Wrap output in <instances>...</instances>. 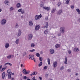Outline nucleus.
I'll use <instances>...</instances> for the list:
<instances>
[{
  "label": "nucleus",
  "instance_id": "nucleus-3",
  "mask_svg": "<svg viewBox=\"0 0 80 80\" xmlns=\"http://www.w3.org/2000/svg\"><path fill=\"white\" fill-rule=\"evenodd\" d=\"M22 72L23 73L25 74V75H26L27 74H28V73H29L30 72V71H28V72H27V71H26V69H24L22 71Z\"/></svg>",
  "mask_w": 80,
  "mask_h": 80
},
{
  "label": "nucleus",
  "instance_id": "nucleus-48",
  "mask_svg": "<svg viewBox=\"0 0 80 80\" xmlns=\"http://www.w3.org/2000/svg\"><path fill=\"white\" fill-rule=\"evenodd\" d=\"M67 71H68V72H71V70H70V69H68V70H67Z\"/></svg>",
  "mask_w": 80,
  "mask_h": 80
},
{
  "label": "nucleus",
  "instance_id": "nucleus-33",
  "mask_svg": "<svg viewBox=\"0 0 80 80\" xmlns=\"http://www.w3.org/2000/svg\"><path fill=\"white\" fill-rule=\"evenodd\" d=\"M69 2H70V0H67L66 2V4H68V3H69Z\"/></svg>",
  "mask_w": 80,
  "mask_h": 80
},
{
  "label": "nucleus",
  "instance_id": "nucleus-1",
  "mask_svg": "<svg viewBox=\"0 0 80 80\" xmlns=\"http://www.w3.org/2000/svg\"><path fill=\"white\" fill-rule=\"evenodd\" d=\"M42 17V14H41L39 15H36L35 16V20H37L39 19V18H41Z\"/></svg>",
  "mask_w": 80,
  "mask_h": 80
},
{
  "label": "nucleus",
  "instance_id": "nucleus-5",
  "mask_svg": "<svg viewBox=\"0 0 80 80\" xmlns=\"http://www.w3.org/2000/svg\"><path fill=\"white\" fill-rule=\"evenodd\" d=\"M7 22V21L5 19H3L1 21V24L2 25H4V24H5L6 23V22Z\"/></svg>",
  "mask_w": 80,
  "mask_h": 80
},
{
  "label": "nucleus",
  "instance_id": "nucleus-37",
  "mask_svg": "<svg viewBox=\"0 0 80 80\" xmlns=\"http://www.w3.org/2000/svg\"><path fill=\"white\" fill-rule=\"evenodd\" d=\"M43 68L44 69H47L48 68V66H46Z\"/></svg>",
  "mask_w": 80,
  "mask_h": 80
},
{
  "label": "nucleus",
  "instance_id": "nucleus-40",
  "mask_svg": "<svg viewBox=\"0 0 80 80\" xmlns=\"http://www.w3.org/2000/svg\"><path fill=\"white\" fill-rule=\"evenodd\" d=\"M27 76H24V77L23 78V79H24V80H26V79H27Z\"/></svg>",
  "mask_w": 80,
  "mask_h": 80
},
{
  "label": "nucleus",
  "instance_id": "nucleus-50",
  "mask_svg": "<svg viewBox=\"0 0 80 80\" xmlns=\"http://www.w3.org/2000/svg\"><path fill=\"white\" fill-rule=\"evenodd\" d=\"M39 78L40 79V80H42V77H39Z\"/></svg>",
  "mask_w": 80,
  "mask_h": 80
},
{
  "label": "nucleus",
  "instance_id": "nucleus-51",
  "mask_svg": "<svg viewBox=\"0 0 80 80\" xmlns=\"http://www.w3.org/2000/svg\"><path fill=\"white\" fill-rule=\"evenodd\" d=\"M33 73L35 75H37V73L36 72H34Z\"/></svg>",
  "mask_w": 80,
  "mask_h": 80
},
{
  "label": "nucleus",
  "instance_id": "nucleus-19",
  "mask_svg": "<svg viewBox=\"0 0 80 80\" xmlns=\"http://www.w3.org/2000/svg\"><path fill=\"white\" fill-rule=\"evenodd\" d=\"M48 29H47L46 30L44 31V34L45 35H47L48 34Z\"/></svg>",
  "mask_w": 80,
  "mask_h": 80
},
{
  "label": "nucleus",
  "instance_id": "nucleus-4",
  "mask_svg": "<svg viewBox=\"0 0 80 80\" xmlns=\"http://www.w3.org/2000/svg\"><path fill=\"white\" fill-rule=\"evenodd\" d=\"M18 12H21V13H22V14H23V13H25V10L23 9H18Z\"/></svg>",
  "mask_w": 80,
  "mask_h": 80
},
{
  "label": "nucleus",
  "instance_id": "nucleus-34",
  "mask_svg": "<svg viewBox=\"0 0 80 80\" xmlns=\"http://www.w3.org/2000/svg\"><path fill=\"white\" fill-rule=\"evenodd\" d=\"M35 46V44L33 43L31 44V47H34Z\"/></svg>",
  "mask_w": 80,
  "mask_h": 80
},
{
  "label": "nucleus",
  "instance_id": "nucleus-46",
  "mask_svg": "<svg viewBox=\"0 0 80 80\" xmlns=\"http://www.w3.org/2000/svg\"><path fill=\"white\" fill-rule=\"evenodd\" d=\"M35 75V74H34V73L33 72L31 74H30V76H32V75Z\"/></svg>",
  "mask_w": 80,
  "mask_h": 80
},
{
  "label": "nucleus",
  "instance_id": "nucleus-27",
  "mask_svg": "<svg viewBox=\"0 0 80 80\" xmlns=\"http://www.w3.org/2000/svg\"><path fill=\"white\" fill-rule=\"evenodd\" d=\"M7 72L9 74L12 73V72H11V70L8 69L7 71Z\"/></svg>",
  "mask_w": 80,
  "mask_h": 80
},
{
  "label": "nucleus",
  "instance_id": "nucleus-44",
  "mask_svg": "<svg viewBox=\"0 0 80 80\" xmlns=\"http://www.w3.org/2000/svg\"><path fill=\"white\" fill-rule=\"evenodd\" d=\"M18 24L17 23L16 25V28H18Z\"/></svg>",
  "mask_w": 80,
  "mask_h": 80
},
{
  "label": "nucleus",
  "instance_id": "nucleus-43",
  "mask_svg": "<svg viewBox=\"0 0 80 80\" xmlns=\"http://www.w3.org/2000/svg\"><path fill=\"white\" fill-rule=\"evenodd\" d=\"M58 36H60L62 34H61V33H58Z\"/></svg>",
  "mask_w": 80,
  "mask_h": 80
},
{
  "label": "nucleus",
  "instance_id": "nucleus-64",
  "mask_svg": "<svg viewBox=\"0 0 80 80\" xmlns=\"http://www.w3.org/2000/svg\"><path fill=\"white\" fill-rule=\"evenodd\" d=\"M49 80H53V79H49Z\"/></svg>",
  "mask_w": 80,
  "mask_h": 80
},
{
  "label": "nucleus",
  "instance_id": "nucleus-18",
  "mask_svg": "<svg viewBox=\"0 0 80 80\" xmlns=\"http://www.w3.org/2000/svg\"><path fill=\"white\" fill-rule=\"evenodd\" d=\"M50 52L51 54H53L54 53V50L53 49H50Z\"/></svg>",
  "mask_w": 80,
  "mask_h": 80
},
{
  "label": "nucleus",
  "instance_id": "nucleus-24",
  "mask_svg": "<svg viewBox=\"0 0 80 80\" xmlns=\"http://www.w3.org/2000/svg\"><path fill=\"white\" fill-rule=\"evenodd\" d=\"M55 10H56V9H53L51 11L52 13H53L55 12Z\"/></svg>",
  "mask_w": 80,
  "mask_h": 80
},
{
  "label": "nucleus",
  "instance_id": "nucleus-9",
  "mask_svg": "<svg viewBox=\"0 0 80 80\" xmlns=\"http://www.w3.org/2000/svg\"><path fill=\"white\" fill-rule=\"evenodd\" d=\"M58 63L56 61L54 62L53 63V66L54 68H55L57 66Z\"/></svg>",
  "mask_w": 80,
  "mask_h": 80
},
{
  "label": "nucleus",
  "instance_id": "nucleus-23",
  "mask_svg": "<svg viewBox=\"0 0 80 80\" xmlns=\"http://www.w3.org/2000/svg\"><path fill=\"white\" fill-rule=\"evenodd\" d=\"M62 10H59L58 13H57V14L58 15H60V14H61V13H62Z\"/></svg>",
  "mask_w": 80,
  "mask_h": 80
},
{
  "label": "nucleus",
  "instance_id": "nucleus-60",
  "mask_svg": "<svg viewBox=\"0 0 80 80\" xmlns=\"http://www.w3.org/2000/svg\"><path fill=\"white\" fill-rule=\"evenodd\" d=\"M21 67H23V64H21Z\"/></svg>",
  "mask_w": 80,
  "mask_h": 80
},
{
  "label": "nucleus",
  "instance_id": "nucleus-32",
  "mask_svg": "<svg viewBox=\"0 0 80 80\" xmlns=\"http://www.w3.org/2000/svg\"><path fill=\"white\" fill-rule=\"evenodd\" d=\"M18 41H19V39H17L16 41V44H18Z\"/></svg>",
  "mask_w": 80,
  "mask_h": 80
},
{
  "label": "nucleus",
  "instance_id": "nucleus-35",
  "mask_svg": "<svg viewBox=\"0 0 80 80\" xmlns=\"http://www.w3.org/2000/svg\"><path fill=\"white\" fill-rule=\"evenodd\" d=\"M5 69H6V68H2V70H1V72H3V71H4V70H5Z\"/></svg>",
  "mask_w": 80,
  "mask_h": 80
},
{
  "label": "nucleus",
  "instance_id": "nucleus-63",
  "mask_svg": "<svg viewBox=\"0 0 80 80\" xmlns=\"http://www.w3.org/2000/svg\"><path fill=\"white\" fill-rule=\"evenodd\" d=\"M27 80H31L30 79H28Z\"/></svg>",
  "mask_w": 80,
  "mask_h": 80
},
{
  "label": "nucleus",
  "instance_id": "nucleus-16",
  "mask_svg": "<svg viewBox=\"0 0 80 80\" xmlns=\"http://www.w3.org/2000/svg\"><path fill=\"white\" fill-rule=\"evenodd\" d=\"M17 8H20V7H21V4H20V3H18L17 5Z\"/></svg>",
  "mask_w": 80,
  "mask_h": 80
},
{
  "label": "nucleus",
  "instance_id": "nucleus-59",
  "mask_svg": "<svg viewBox=\"0 0 80 80\" xmlns=\"http://www.w3.org/2000/svg\"><path fill=\"white\" fill-rule=\"evenodd\" d=\"M33 60L34 62H36V61L35 60V59L34 58L33 59Z\"/></svg>",
  "mask_w": 80,
  "mask_h": 80
},
{
  "label": "nucleus",
  "instance_id": "nucleus-10",
  "mask_svg": "<svg viewBox=\"0 0 80 80\" xmlns=\"http://www.w3.org/2000/svg\"><path fill=\"white\" fill-rule=\"evenodd\" d=\"M43 8L45 10H47V11H49L50 10V8L48 7H44Z\"/></svg>",
  "mask_w": 80,
  "mask_h": 80
},
{
  "label": "nucleus",
  "instance_id": "nucleus-52",
  "mask_svg": "<svg viewBox=\"0 0 80 80\" xmlns=\"http://www.w3.org/2000/svg\"><path fill=\"white\" fill-rule=\"evenodd\" d=\"M11 80H15V79H14V78H11Z\"/></svg>",
  "mask_w": 80,
  "mask_h": 80
},
{
  "label": "nucleus",
  "instance_id": "nucleus-29",
  "mask_svg": "<svg viewBox=\"0 0 80 80\" xmlns=\"http://www.w3.org/2000/svg\"><path fill=\"white\" fill-rule=\"evenodd\" d=\"M11 74H12V73H9L8 75V78L9 79H10V78H11Z\"/></svg>",
  "mask_w": 80,
  "mask_h": 80
},
{
  "label": "nucleus",
  "instance_id": "nucleus-45",
  "mask_svg": "<svg viewBox=\"0 0 80 80\" xmlns=\"http://www.w3.org/2000/svg\"><path fill=\"white\" fill-rule=\"evenodd\" d=\"M35 51V49H32L30 50V51L31 52H34Z\"/></svg>",
  "mask_w": 80,
  "mask_h": 80
},
{
  "label": "nucleus",
  "instance_id": "nucleus-55",
  "mask_svg": "<svg viewBox=\"0 0 80 80\" xmlns=\"http://www.w3.org/2000/svg\"><path fill=\"white\" fill-rule=\"evenodd\" d=\"M9 2L8 1H6V3H9Z\"/></svg>",
  "mask_w": 80,
  "mask_h": 80
},
{
  "label": "nucleus",
  "instance_id": "nucleus-2",
  "mask_svg": "<svg viewBox=\"0 0 80 80\" xmlns=\"http://www.w3.org/2000/svg\"><path fill=\"white\" fill-rule=\"evenodd\" d=\"M64 30H65V28L63 27H62L61 28H60V32L61 33H64V32H65Z\"/></svg>",
  "mask_w": 80,
  "mask_h": 80
},
{
  "label": "nucleus",
  "instance_id": "nucleus-26",
  "mask_svg": "<svg viewBox=\"0 0 80 80\" xmlns=\"http://www.w3.org/2000/svg\"><path fill=\"white\" fill-rule=\"evenodd\" d=\"M48 63L49 65L50 64V60L49 58H48Z\"/></svg>",
  "mask_w": 80,
  "mask_h": 80
},
{
  "label": "nucleus",
  "instance_id": "nucleus-12",
  "mask_svg": "<svg viewBox=\"0 0 80 80\" xmlns=\"http://www.w3.org/2000/svg\"><path fill=\"white\" fill-rule=\"evenodd\" d=\"M48 22H46V24L45 25V26L43 27V28H48Z\"/></svg>",
  "mask_w": 80,
  "mask_h": 80
},
{
  "label": "nucleus",
  "instance_id": "nucleus-62",
  "mask_svg": "<svg viewBox=\"0 0 80 80\" xmlns=\"http://www.w3.org/2000/svg\"><path fill=\"white\" fill-rule=\"evenodd\" d=\"M12 75H14V73H12Z\"/></svg>",
  "mask_w": 80,
  "mask_h": 80
},
{
  "label": "nucleus",
  "instance_id": "nucleus-58",
  "mask_svg": "<svg viewBox=\"0 0 80 80\" xmlns=\"http://www.w3.org/2000/svg\"><path fill=\"white\" fill-rule=\"evenodd\" d=\"M76 76H78V73H77L76 74Z\"/></svg>",
  "mask_w": 80,
  "mask_h": 80
},
{
  "label": "nucleus",
  "instance_id": "nucleus-6",
  "mask_svg": "<svg viewBox=\"0 0 80 80\" xmlns=\"http://www.w3.org/2000/svg\"><path fill=\"white\" fill-rule=\"evenodd\" d=\"M33 37V35H32L31 34H30L28 35V40H30L32 38V37Z\"/></svg>",
  "mask_w": 80,
  "mask_h": 80
},
{
  "label": "nucleus",
  "instance_id": "nucleus-54",
  "mask_svg": "<svg viewBox=\"0 0 80 80\" xmlns=\"http://www.w3.org/2000/svg\"><path fill=\"white\" fill-rule=\"evenodd\" d=\"M26 55V52H24L23 53V55L24 56V55Z\"/></svg>",
  "mask_w": 80,
  "mask_h": 80
},
{
  "label": "nucleus",
  "instance_id": "nucleus-21",
  "mask_svg": "<svg viewBox=\"0 0 80 80\" xmlns=\"http://www.w3.org/2000/svg\"><path fill=\"white\" fill-rule=\"evenodd\" d=\"M74 51L75 52H78L79 51V49L78 48H75L74 49Z\"/></svg>",
  "mask_w": 80,
  "mask_h": 80
},
{
  "label": "nucleus",
  "instance_id": "nucleus-13",
  "mask_svg": "<svg viewBox=\"0 0 80 80\" xmlns=\"http://www.w3.org/2000/svg\"><path fill=\"white\" fill-rule=\"evenodd\" d=\"M5 72H3L2 74V78L3 79L5 78Z\"/></svg>",
  "mask_w": 80,
  "mask_h": 80
},
{
  "label": "nucleus",
  "instance_id": "nucleus-49",
  "mask_svg": "<svg viewBox=\"0 0 80 80\" xmlns=\"http://www.w3.org/2000/svg\"><path fill=\"white\" fill-rule=\"evenodd\" d=\"M68 53H69V54H70V53H71V51H68Z\"/></svg>",
  "mask_w": 80,
  "mask_h": 80
},
{
  "label": "nucleus",
  "instance_id": "nucleus-14",
  "mask_svg": "<svg viewBox=\"0 0 80 80\" xmlns=\"http://www.w3.org/2000/svg\"><path fill=\"white\" fill-rule=\"evenodd\" d=\"M60 44H57L55 46V47L56 48H60Z\"/></svg>",
  "mask_w": 80,
  "mask_h": 80
},
{
  "label": "nucleus",
  "instance_id": "nucleus-42",
  "mask_svg": "<svg viewBox=\"0 0 80 80\" xmlns=\"http://www.w3.org/2000/svg\"><path fill=\"white\" fill-rule=\"evenodd\" d=\"M60 5H61V2H58V6H60Z\"/></svg>",
  "mask_w": 80,
  "mask_h": 80
},
{
  "label": "nucleus",
  "instance_id": "nucleus-36",
  "mask_svg": "<svg viewBox=\"0 0 80 80\" xmlns=\"http://www.w3.org/2000/svg\"><path fill=\"white\" fill-rule=\"evenodd\" d=\"M43 59H42V58H41L40 57H39V60L40 62H42Z\"/></svg>",
  "mask_w": 80,
  "mask_h": 80
},
{
  "label": "nucleus",
  "instance_id": "nucleus-31",
  "mask_svg": "<svg viewBox=\"0 0 80 80\" xmlns=\"http://www.w3.org/2000/svg\"><path fill=\"white\" fill-rule=\"evenodd\" d=\"M9 65L10 66H12V64L9 63V62H7L6 63V65Z\"/></svg>",
  "mask_w": 80,
  "mask_h": 80
},
{
  "label": "nucleus",
  "instance_id": "nucleus-11",
  "mask_svg": "<svg viewBox=\"0 0 80 80\" xmlns=\"http://www.w3.org/2000/svg\"><path fill=\"white\" fill-rule=\"evenodd\" d=\"M40 26L38 25L35 27V29L36 30H38L40 29Z\"/></svg>",
  "mask_w": 80,
  "mask_h": 80
},
{
  "label": "nucleus",
  "instance_id": "nucleus-25",
  "mask_svg": "<svg viewBox=\"0 0 80 80\" xmlns=\"http://www.w3.org/2000/svg\"><path fill=\"white\" fill-rule=\"evenodd\" d=\"M76 11L77 12H78V14H80V9H77Z\"/></svg>",
  "mask_w": 80,
  "mask_h": 80
},
{
  "label": "nucleus",
  "instance_id": "nucleus-28",
  "mask_svg": "<svg viewBox=\"0 0 80 80\" xmlns=\"http://www.w3.org/2000/svg\"><path fill=\"white\" fill-rule=\"evenodd\" d=\"M42 62H40V63H39V64H38V66L39 67H41V66H42Z\"/></svg>",
  "mask_w": 80,
  "mask_h": 80
},
{
  "label": "nucleus",
  "instance_id": "nucleus-17",
  "mask_svg": "<svg viewBox=\"0 0 80 80\" xmlns=\"http://www.w3.org/2000/svg\"><path fill=\"white\" fill-rule=\"evenodd\" d=\"M29 25L30 26H32L33 25V23L32 21H30L29 22Z\"/></svg>",
  "mask_w": 80,
  "mask_h": 80
},
{
  "label": "nucleus",
  "instance_id": "nucleus-53",
  "mask_svg": "<svg viewBox=\"0 0 80 80\" xmlns=\"http://www.w3.org/2000/svg\"><path fill=\"white\" fill-rule=\"evenodd\" d=\"M45 77H48V75L47 74H46L45 75Z\"/></svg>",
  "mask_w": 80,
  "mask_h": 80
},
{
  "label": "nucleus",
  "instance_id": "nucleus-56",
  "mask_svg": "<svg viewBox=\"0 0 80 80\" xmlns=\"http://www.w3.org/2000/svg\"><path fill=\"white\" fill-rule=\"evenodd\" d=\"M40 6L41 7H43V5L42 4H40Z\"/></svg>",
  "mask_w": 80,
  "mask_h": 80
},
{
  "label": "nucleus",
  "instance_id": "nucleus-61",
  "mask_svg": "<svg viewBox=\"0 0 80 80\" xmlns=\"http://www.w3.org/2000/svg\"><path fill=\"white\" fill-rule=\"evenodd\" d=\"M2 12V9L0 8V12Z\"/></svg>",
  "mask_w": 80,
  "mask_h": 80
},
{
  "label": "nucleus",
  "instance_id": "nucleus-47",
  "mask_svg": "<svg viewBox=\"0 0 80 80\" xmlns=\"http://www.w3.org/2000/svg\"><path fill=\"white\" fill-rule=\"evenodd\" d=\"M71 8L72 9L74 8V6H71Z\"/></svg>",
  "mask_w": 80,
  "mask_h": 80
},
{
  "label": "nucleus",
  "instance_id": "nucleus-30",
  "mask_svg": "<svg viewBox=\"0 0 80 80\" xmlns=\"http://www.w3.org/2000/svg\"><path fill=\"white\" fill-rule=\"evenodd\" d=\"M36 56L37 57H39L40 56V54L39 53H37L36 54Z\"/></svg>",
  "mask_w": 80,
  "mask_h": 80
},
{
  "label": "nucleus",
  "instance_id": "nucleus-20",
  "mask_svg": "<svg viewBox=\"0 0 80 80\" xmlns=\"http://www.w3.org/2000/svg\"><path fill=\"white\" fill-rule=\"evenodd\" d=\"M9 47V44L8 43H7L5 46V47L6 48H8Z\"/></svg>",
  "mask_w": 80,
  "mask_h": 80
},
{
  "label": "nucleus",
  "instance_id": "nucleus-38",
  "mask_svg": "<svg viewBox=\"0 0 80 80\" xmlns=\"http://www.w3.org/2000/svg\"><path fill=\"white\" fill-rule=\"evenodd\" d=\"M64 69V67H63V66H62L61 67V68H60V70H63V69Z\"/></svg>",
  "mask_w": 80,
  "mask_h": 80
},
{
  "label": "nucleus",
  "instance_id": "nucleus-7",
  "mask_svg": "<svg viewBox=\"0 0 80 80\" xmlns=\"http://www.w3.org/2000/svg\"><path fill=\"white\" fill-rule=\"evenodd\" d=\"M34 55H29V59H31V60H33L34 59Z\"/></svg>",
  "mask_w": 80,
  "mask_h": 80
},
{
  "label": "nucleus",
  "instance_id": "nucleus-41",
  "mask_svg": "<svg viewBox=\"0 0 80 80\" xmlns=\"http://www.w3.org/2000/svg\"><path fill=\"white\" fill-rule=\"evenodd\" d=\"M33 80H37V79H35V77H34L32 78Z\"/></svg>",
  "mask_w": 80,
  "mask_h": 80
},
{
  "label": "nucleus",
  "instance_id": "nucleus-22",
  "mask_svg": "<svg viewBox=\"0 0 80 80\" xmlns=\"http://www.w3.org/2000/svg\"><path fill=\"white\" fill-rule=\"evenodd\" d=\"M65 59L64 61V63L65 64H67V58H65Z\"/></svg>",
  "mask_w": 80,
  "mask_h": 80
},
{
  "label": "nucleus",
  "instance_id": "nucleus-8",
  "mask_svg": "<svg viewBox=\"0 0 80 80\" xmlns=\"http://www.w3.org/2000/svg\"><path fill=\"white\" fill-rule=\"evenodd\" d=\"M13 57H14V55H9L7 57V58H8V59L13 58Z\"/></svg>",
  "mask_w": 80,
  "mask_h": 80
},
{
  "label": "nucleus",
  "instance_id": "nucleus-39",
  "mask_svg": "<svg viewBox=\"0 0 80 80\" xmlns=\"http://www.w3.org/2000/svg\"><path fill=\"white\" fill-rule=\"evenodd\" d=\"M10 11H12V10H13V7H11L10 8Z\"/></svg>",
  "mask_w": 80,
  "mask_h": 80
},
{
  "label": "nucleus",
  "instance_id": "nucleus-57",
  "mask_svg": "<svg viewBox=\"0 0 80 80\" xmlns=\"http://www.w3.org/2000/svg\"><path fill=\"white\" fill-rule=\"evenodd\" d=\"M2 68V65H1L0 66V70L1 69V68Z\"/></svg>",
  "mask_w": 80,
  "mask_h": 80
},
{
  "label": "nucleus",
  "instance_id": "nucleus-15",
  "mask_svg": "<svg viewBox=\"0 0 80 80\" xmlns=\"http://www.w3.org/2000/svg\"><path fill=\"white\" fill-rule=\"evenodd\" d=\"M22 33V32H21V31L20 30H18V37H19L20 35H21V34Z\"/></svg>",
  "mask_w": 80,
  "mask_h": 80
}]
</instances>
